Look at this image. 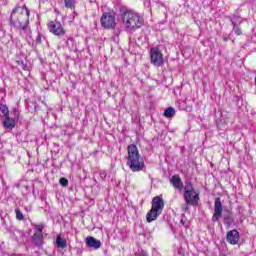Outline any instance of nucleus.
Returning a JSON list of instances; mask_svg holds the SVG:
<instances>
[{
  "label": "nucleus",
  "mask_w": 256,
  "mask_h": 256,
  "mask_svg": "<svg viewBox=\"0 0 256 256\" xmlns=\"http://www.w3.org/2000/svg\"><path fill=\"white\" fill-rule=\"evenodd\" d=\"M29 15L30 11L27 6L16 7L12 10L10 15V23L20 31L21 37L27 39L31 35L29 29Z\"/></svg>",
  "instance_id": "1"
},
{
  "label": "nucleus",
  "mask_w": 256,
  "mask_h": 256,
  "mask_svg": "<svg viewBox=\"0 0 256 256\" xmlns=\"http://www.w3.org/2000/svg\"><path fill=\"white\" fill-rule=\"evenodd\" d=\"M227 241L230 245H237L239 243V231L237 230H230L227 233Z\"/></svg>",
  "instance_id": "10"
},
{
  "label": "nucleus",
  "mask_w": 256,
  "mask_h": 256,
  "mask_svg": "<svg viewBox=\"0 0 256 256\" xmlns=\"http://www.w3.org/2000/svg\"><path fill=\"white\" fill-rule=\"evenodd\" d=\"M122 23L128 33H133L134 31H137V29H141L145 20H143V17H141L137 12L133 10H126L122 12Z\"/></svg>",
  "instance_id": "3"
},
{
  "label": "nucleus",
  "mask_w": 256,
  "mask_h": 256,
  "mask_svg": "<svg viewBox=\"0 0 256 256\" xmlns=\"http://www.w3.org/2000/svg\"><path fill=\"white\" fill-rule=\"evenodd\" d=\"M188 204L182 206V211H187L188 207H187Z\"/></svg>",
  "instance_id": "25"
},
{
  "label": "nucleus",
  "mask_w": 256,
  "mask_h": 256,
  "mask_svg": "<svg viewBox=\"0 0 256 256\" xmlns=\"http://www.w3.org/2000/svg\"><path fill=\"white\" fill-rule=\"evenodd\" d=\"M13 115H14V119H19V116H20L19 110L14 109L13 110Z\"/></svg>",
  "instance_id": "23"
},
{
  "label": "nucleus",
  "mask_w": 256,
  "mask_h": 256,
  "mask_svg": "<svg viewBox=\"0 0 256 256\" xmlns=\"http://www.w3.org/2000/svg\"><path fill=\"white\" fill-rule=\"evenodd\" d=\"M170 181L175 189H178V191H183V181H181V178L179 176H172Z\"/></svg>",
  "instance_id": "12"
},
{
  "label": "nucleus",
  "mask_w": 256,
  "mask_h": 256,
  "mask_svg": "<svg viewBox=\"0 0 256 256\" xmlns=\"http://www.w3.org/2000/svg\"><path fill=\"white\" fill-rule=\"evenodd\" d=\"M48 29L50 33L56 35V37H61L65 35V28H63V24H61V22L51 21L48 24Z\"/></svg>",
  "instance_id": "8"
},
{
  "label": "nucleus",
  "mask_w": 256,
  "mask_h": 256,
  "mask_svg": "<svg viewBox=\"0 0 256 256\" xmlns=\"http://www.w3.org/2000/svg\"><path fill=\"white\" fill-rule=\"evenodd\" d=\"M101 25L105 29H113L117 23L115 22V14L111 12H105L101 19Z\"/></svg>",
  "instance_id": "6"
},
{
  "label": "nucleus",
  "mask_w": 256,
  "mask_h": 256,
  "mask_svg": "<svg viewBox=\"0 0 256 256\" xmlns=\"http://www.w3.org/2000/svg\"><path fill=\"white\" fill-rule=\"evenodd\" d=\"M32 243H34L36 247H41V245H43V234L34 233L32 236Z\"/></svg>",
  "instance_id": "14"
},
{
  "label": "nucleus",
  "mask_w": 256,
  "mask_h": 256,
  "mask_svg": "<svg viewBox=\"0 0 256 256\" xmlns=\"http://www.w3.org/2000/svg\"><path fill=\"white\" fill-rule=\"evenodd\" d=\"M221 215H223V204L221 203V198H216L212 221H219V219H221Z\"/></svg>",
  "instance_id": "9"
},
{
  "label": "nucleus",
  "mask_w": 256,
  "mask_h": 256,
  "mask_svg": "<svg viewBox=\"0 0 256 256\" xmlns=\"http://www.w3.org/2000/svg\"><path fill=\"white\" fill-rule=\"evenodd\" d=\"M86 245L87 247H89L90 249H99L101 248V241L97 240L91 236H88L86 238Z\"/></svg>",
  "instance_id": "11"
},
{
  "label": "nucleus",
  "mask_w": 256,
  "mask_h": 256,
  "mask_svg": "<svg viewBox=\"0 0 256 256\" xmlns=\"http://www.w3.org/2000/svg\"><path fill=\"white\" fill-rule=\"evenodd\" d=\"M15 213H16V219H18V221H23L24 216H23V213L21 212V210L16 209Z\"/></svg>",
  "instance_id": "21"
},
{
  "label": "nucleus",
  "mask_w": 256,
  "mask_h": 256,
  "mask_svg": "<svg viewBox=\"0 0 256 256\" xmlns=\"http://www.w3.org/2000/svg\"><path fill=\"white\" fill-rule=\"evenodd\" d=\"M59 183L62 185V187H67V185H69V180L66 178H60Z\"/></svg>",
  "instance_id": "22"
},
{
  "label": "nucleus",
  "mask_w": 256,
  "mask_h": 256,
  "mask_svg": "<svg viewBox=\"0 0 256 256\" xmlns=\"http://www.w3.org/2000/svg\"><path fill=\"white\" fill-rule=\"evenodd\" d=\"M164 117H166L167 119H171V117H175V108H173V107H168V108L164 111Z\"/></svg>",
  "instance_id": "16"
},
{
  "label": "nucleus",
  "mask_w": 256,
  "mask_h": 256,
  "mask_svg": "<svg viewBox=\"0 0 256 256\" xmlns=\"http://www.w3.org/2000/svg\"><path fill=\"white\" fill-rule=\"evenodd\" d=\"M35 229L38 235H43V229H45V224L35 225Z\"/></svg>",
  "instance_id": "20"
},
{
  "label": "nucleus",
  "mask_w": 256,
  "mask_h": 256,
  "mask_svg": "<svg viewBox=\"0 0 256 256\" xmlns=\"http://www.w3.org/2000/svg\"><path fill=\"white\" fill-rule=\"evenodd\" d=\"M150 59L152 65H154L155 67H161V65H163L164 63L163 53H161V50H159V48L157 47L151 48Z\"/></svg>",
  "instance_id": "7"
},
{
  "label": "nucleus",
  "mask_w": 256,
  "mask_h": 256,
  "mask_svg": "<svg viewBox=\"0 0 256 256\" xmlns=\"http://www.w3.org/2000/svg\"><path fill=\"white\" fill-rule=\"evenodd\" d=\"M165 207V202L161 196H156L152 199V207L150 211L146 215L147 223H153V221H157V217L163 213V209Z\"/></svg>",
  "instance_id": "4"
},
{
  "label": "nucleus",
  "mask_w": 256,
  "mask_h": 256,
  "mask_svg": "<svg viewBox=\"0 0 256 256\" xmlns=\"http://www.w3.org/2000/svg\"><path fill=\"white\" fill-rule=\"evenodd\" d=\"M56 245L57 247H60V249H65V247H67V240L61 238V236H58L56 238Z\"/></svg>",
  "instance_id": "15"
},
{
  "label": "nucleus",
  "mask_w": 256,
  "mask_h": 256,
  "mask_svg": "<svg viewBox=\"0 0 256 256\" xmlns=\"http://www.w3.org/2000/svg\"><path fill=\"white\" fill-rule=\"evenodd\" d=\"M231 23L233 25V31L236 33V35H242V31L241 28H239V26H237V23H235L234 20H231Z\"/></svg>",
  "instance_id": "18"
},
{
  "label": "nucleus",
  "mask_w": 256,
  "mask_h": 256,
  "mask_svg": "<svg viewBox=\"0 0 256 256\" xmlns=\"http://www.w3.org/2000/svg\"><path fill=\"white\" fill-rule=\"evenodd\" d=\"M21 65H22V69H23L24 71H27V66H26L23 62H21Z\"/></svg>",
  "instance_id": "24"
},
{
  "label": "nucleus",
  "mask_w": 256,
  "mask_h": 256,
  "mask_svg": "<svg viewBox=\"0 0 256 256\" xmlns=\"http://www.w3.org/2000/svg\"><path fill=\"white\" fill-rule=\"evenodd\" d=\"M183 197L187 205L195 207L199 203V193L195 191V187L191 182L185 184Z\"/></svg>",
  "instance_id": "5"
},
{
  "label": "nucleus",
  "mask_w": 256,
  "mask_h": 256,
  "mask_svg": "<svg viewBox=\"0 0 256 256\" xmlns=\"http://www.w3.org/2000/svg\"><path fill=\"white\" fill-rule=\"evenodd\" d=\"M3 125L5 129H13L15 127V119L11 118L9 115L4 117Z\"/></svg>",
  "instance_id": "13"
},
{
  "label": "nucleus",
  "mask_w": 256,
  "mask_h": 256,
  "mask_svg": "<svg viewBox=\"0 0 256 256\" xmlns=\"http://www.w3.org/2000/svg\"><path fill=\"white\" fill-rule=\"evenodd\" d=\"M128 157H127V165L133 173H139V171H143L145 169V161L141 154H139V149L135 144H131L127 147Z\"/></svg>",
  "instance_id": "2"
},
{
  "label": "nucleus",
  "mask_w": 256,
  "mask_h": 256,
  "mask_svg": "<svg viewBox=\"0 0 256 256\" xmlns=\"http://www.w3.org/2000/svg\"><path fill=\"white\" fill-rule=\"evenodd\" d=\"M67 9H75V0H64Z\"/></svg>",
  "instance_id": "17"
},
{
  "label": "nucleus",
  "mask_w": 256,
  "mask_h": 256,
  "mask_svg": "<svg viewBox=\"0 0 256 256\" xmlns=\"http://www.w3.org/2000/svg\"><path fill=\"white\" fill-rule=\"evenodd\" d=\"M181 109H185V107H181Z\"/></svg>",
  "instance_id": "26"
},
{
  "label": "nucleus",
  "mask_w": 256,
  "mask_h": 256,
  "mask_svg": "<svg viewBox=\"0 0 256 256\" xmlns=\"http://www.w3.org/2000/svg\"><path fill=\"white\" fill-rule=\"evenodd\" d=\"M0 111H1V113H3L4 117L9 116V107H7V105H2L0 107Z\"/></svg>",
  "instance_id": "19"
}]
</instances>
